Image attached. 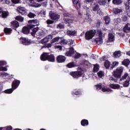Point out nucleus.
Returning <instances> with one entry per match:
<instances>
[{"label":"nucleus","instance_id":"1","mask_svg":"<svg viewBox=\"0 0 130 130\" xmlns=\"http://www.w3.org/2000/svg\"><path fill=\"white\" fill-rule=\"evenodd\" d=\"M39 28L38 27H36L32 29V32H31V35L32 36H35V34H36L38 36H42V37H43L44 36H45V32L42 30H39Z\"/></svg>","mask_w":130,"mask_h":130},{"label":"nucleus","instance_id":"2","mask_svg":"<svg viewBox=\"0 0 130 130\" xmlns=\"http://www.w3.org/2000/svg\"><path fill=\"white\" fill-rule=\"evenodd\" d=\"M124 80H126V81L124 82L123 86L124 87H127L128 85H129L130 81V77L128 76V74L125 73L122 78L120 79V81H124Z\"/></svg>","mask_w":130,"mask_h":130},{"label":"nucleus","instance_id":"3","mask_svg":"<svg viewBox=\"0 0 130 130\" xmlns=\"http://www.w3.org/2000/svg\"><path fill=\"white\" fill-rule=\"evenodd\" d=\"M95 33H96V31L95 30H91L87 31L85 34V39H86V40H90V39H92V38L94 37Z\"/></svg>","mask_w":130,"mask_h":130},{"label":"nucleus","instance_id":"4","mask_svg":"<svg viewBox=\"0 0 130 130\" xmlns=\"http://www.w3.org/2000/svg\"><path fill=\"white\" fill-rule=\"evenodd\" d=\"M97 35L99 37L95 39V41L99 45L103 43V39H102V31L100 30H97Z\"/></svg>","mask_w":130,"mask_h":130},{"label":"nucleus","instance_id":"5","mask_svg":"<svg viewBox=\"0 0 130 130\" xmlns=\"http://www.w3.org/2000/svg\"><path fill=\"white\" fill-rule=\"evenodd\" d=\"M122 72H123V68L122 67H120L118 68L114 73V77H115V78H120Z\"/></svg>","mask_w":130,"mask_h":130},{"label":"nucleus","instance_id":"6","mask_svg":"<svg viewBox=\"0 0 130 130\" xmlns=\"http://www.w3.org/2000/svg\"><path fill=\"white\" fill-rule=\"evenodd\" d=\"M70 75L75 79H78V78L82 77V73L81 71H74L70 72Z\"/></svg>","mask_w":130,"mask_h":130},{"label":"nucleus","instance_id":"7","mask_svg":"<svg viewBox=\"0 0 130 130\" xmlns=\"http://www.w3.org/2000/svg\"><path fill=\"white\" fill-rule=\"evenodd\" d=\"M34 27H35V25L34 24H30L27 27H23L22 28V33L28 34L30 32V29H32Z\"/></svg>","mask_w":130,"mask_h":130},{"label":"nucleus","instance_id":"8","mask_svg":"<svg viewBox=\"0 0 130 130\" xmlns=\"http://www.w3.org/2000/svg\"><path fill=\"white\" fill-rule=\"evenodd\" d=\"M49 14L51 19H52V20H54V21H58V19L60 18V16L59 15L54 13L52 12H51Z\"/></svg>","mask_w":130,"mask_h":130},{"label":"nucleus","instance_id":"9","mask_svg":"<svg viewBox=\"0 0 130 130\" xmlns=\"http://www.w3.org/2000/svg\"><path fill=\"white\" fill-rule=\"evenodd\" d=\"M17 11L23 16H26L27 14V9L24 7L19 6L17 8Z\"/></svg>","mask_w":130,"mask_h":130},{"label":"nucleus","instance_id":"10","mask_svg":"<svg viewBox=\"0 0 130 130\" xmlns=\"http://www.w3.org/2000/svg\"><path fill=\"white\" fill-rule=\"evenodd\" d=\"M66 58L63 55H58L56 57V60L57 62L59 63H62V62H64L66 61Z\"/></svg>","mask_w":130,"mask_h":130},{"label":"nucleus","instance_id":"11","mask_svg":"<svg viewBox=\"0 0 130 130\" xmlns=\"http://www.w3.org/2000/svg\"><path fill=\"white\" fill-rule=\"evenodd\" d=\"M48 54L49 53H43L40 57L41 60H42L43 61H45L46 60H47L48 58Z\"/></svg>","mask_w":130,"mask_h":130},{"label":"nucleus","instance_id":"12","mask_svg":"<svg viewBox=\"0 0 130 130\" xmlns=\"http://www.w3.org/2000/svg\"><path fill=\"white\" fill-rule=\"evenodd\" d=\"M74 54H75V51H74L73 47L70 48L69 51L66 53L67 56H73Z\"/></svg>","mask_w":130,"mask_h":130},{"label":"nucleus","instance_id":"13","mask_svg":"<svg viewBox=\"0 0 130 130\" xmlns=\"http://www.w3.org/2000/svg\"><path fill=\"white\" fill-rule=\"evenodd\" d=\"M19 85H20V81H18V80L14 81L12 84V89L15 90V89H16V88H18V87L19 86Z\"/></svg>","mask_w":130,"mask_h":130},{"label":"nucleus","instance_id":"14","mask_svg":"<svg viewBox=\"0 0 130 130\" xmlns=\"http://www.w3.org/2000/svg\"><path fill=\"white\" fill-rule=\"evenodd\" d=\"M11 24L12 28H18L20 26L19 22L16 20L11 22Z\"/></svg>","mask_w":130,"mask_h":130},{"label":"nucleus","instance_id":"15","mask_svg":"<svg viewBox=\"0 0 130 130\" xmlns=\"http://www.w3.org/2000/svg\"><path fill=\"white\" fill-rule=\"evenodd\" d=\"M63 21L65 24H71L74 22V19L73 18H64Z\"/></svg>","mask_w":130,"mask_h":130},{"label":"nucleus","instance_id":"16","mask_svg":"<svg viewBox=\"0 0 130 130\" xmlns=\"http://www.w3.org/2000/svg\"><path fill=\"white\" fill-rule=\"evenodd\" d=\"M48 55L49 56H48L47 60H48V61H51L53 62V61L55 60V57H54V56L53 54H51L49 53L48 54Z\"/></svg>","mask_w":130,"mask_h":130},{"label":"nucleus","instance_id":"17","mask_svg":"<svg viewBox=\"0 0 130 130\" xmlns=\"http://www.w3.org/2000/svg\"><path fill=\"white\" fill-rule=\"evenodd\" d=\"M113 12L115 15L122 13V9L115 8L113 9Z\"/></svg>","mask_w":130,"mask_h":130},{"label":"nucleus","instance_id":"18","mask_svg":"<svg viewBox=\"0 0 130 130\" xmlns=\"http://www.w3.org/2000/svg\"><path fill=\"white\" fill-rule=\"evenodd\" d=\"M21 42H22V44H23V45H29V44H30V43H31L30 41L27 40L25 38H22Z\"/></svg>","mask_w":130,"mask_h":130},{"label":"nucleus","instance_id":"19","mask_svg":"<svg viewBox=\"0 0 130 130\" xmlns=\"http://www.w3.org/2000/svg\"><path fill=\"white\" fill-rule=\"evenodd\" d=\"M113 57H115V58H118V57H120L121 55V52L120 51H115L113 54Z\"/></svg>","mask_w":130,"mask_h":130},{"label":"nucleus","instance_id":"20","mask_svg":"<svg viewBox=\"0 0 130 130\" xmlns=\"http://www.w3.org/2000/svg\"><path fill=\"white\" fill-rule=\"evenodd\" d=\"M67 67L68 68H76V67H78V65L77 64V63H76V62L72 61L69 63L67 64Z\"/></svg>","mask_w":130,"mask_h":130},{"label":"nucleus","instance_id":"21","mask_svg":"<svg viewBox=\"0 0 130 130\" xmlns=\"http://www.w3.org/2000/svg\"><path fill=\"white\" fill-rule=\"evenodd\" d=\"M124 32L127 33V32L130 31V24L127 23L125 27L123 28Z\"/></svg>","mask_w":130,"mask_h":130},{"label":"nucleus","instance_id":"22","mask_svg":"<svg viewBox=\"0 0 130 130\" xmlns=\"http://www.w3.org/2000/svg\"><path fill=\"white\" fill-rule=\"evenodd\" d=\"M74 5H76V7L78 9H80L81 8V4H80L79 0H73Z\"/></svg>","mask_w":130,"mask_h":130},{"label":"nucleus","instance_id":"23","mask_svg":"<svg viewBox=\"0 0 130 130\" xmlns=\"http://www.w3.org/2000/svg\"><path fill=\"white\" fill-rule=\"evenodd\" d=\"M4 31L5 34L9 35L12 32V31H13V30L12 29V28L6 27L4 28Z\"/></svg>","mask_w":130,"mask_h":130},{"label":"nucleus","instance_id":"24","mask_svg":"<svg viewBox=\"0 0 130 130\" xmlns=\"http://www.w3.org/2000/svg\"><path fill=\"white\" fill-rule=\"evenodd\" d=\"M68 35H69L70 36H75L77 34V31L73 30H68L67 31Z\"/></svg>","mask_w":130,"mask_h":130},{"label":"nucleus","instance_id":"25","mask_svg":"<svg viewBox=\"0 0 130 130\" xmlns=\"http://www.w3.org/2000/svg\"><path fill=\"white\" fill-rule=\"evenodd\" d=\"M110 87L112 88V89H119V88H120V86L119 84H115L110 85Z\"/></svg>","mask_w":130,"mask_h":130},{"label":"nucleus","instance_id":"26","mask_svg":"<svg viewBox=\"0 0 130 130\" xmlns=\"http://www.w3.org/2000/svg\"><path fill=\"white\" fill-rule=\"evenodd\" d=\"M59 39H60L59 37L54 38L51 41V43L52 44L53 43H55V42H58V41H59Z\"/></svg>","mask_w":130,"mask_h":130},{"label":"nucleus","instance_id":"27","mask_svg":"<svg viewBox=\"0 0 130 130\" xmlns=\"http://www.w3.org/2000/svg\"><path fill=\"white\" fill-rule=\"evenodd\" d=\"M15 20L19 21V22H24V17L21 16H17L15 17Z\"/></svg>","mask_w":130,"mask_h":130},{"label":"nucleus","instance_id":"28","mask_svg":"<svg viewBox=\"0 0 130 130\" xmlns=\"http://www.w3.org/2000/svg\"><path fill=\"white\" fill-rule=\"evenodd\" d=\"M81 125L85 126V125H88L89 124V122L87 120L83 119L81 122Z\"/></svg>","mask_w":130,"mask_h":130},{"label":"nucleus","instance_id":"29","mask_svg":"<svg viewBox=\"0 0 130 130\" xmlns=\"http://www.w3.org/2000/svg\"><path fill=\"white\" fill-rule=\"evenodd\" d=\"M109 41H114V36L113 34L110 33L108 35Z\"/></svg>","mask_w":130,"mask_h":130},{"label":"nucleus","instance_id":"30","mask_svg":"<svg viewBox=\"0 0 130 130\" xmlns=\"http://www.w3.org/2000/svg\"><path fill=\"white\" fill-rule=\"evenodd\" d=\"M129 62H130L129 60L125 59L122 62V63L124 66H125V67H127V66H129Z\"/></svg>","mask_w":130,"mask_h":130},{"label":"nucleus","instance_id":"31","mask_svg":"<svg viewBox=\"0 0 130 130\" xmlns=\"http://www.w3.org/2000/svg\"><path fill=\"white\" fill-rule=\"evenodd\" d=\"M113 4L114 5H119L120 4H122V1L121 0H113Z\"/></svg>","mask_w":130,"mask_h":130},{"label":"nucleus","instance_id":"32","mask_svg":"<svg viewBox=\"0 0 130 130\" xmlns=\"http://www.w3.org/2000/svg\"><path fill=\"white\" fill-rule=\"evenodd\" d=\"M63 16H64V17H67L68 18H73V17H74V15L73 14H71L68 12H64L63 14Z\"/></svg>","mask_w":130,"mask_h":130},{"label":"nucleus","instance_id":"33","mask_svg":"<svg viewBox=\"0 0 130 130\" xmlns=\"http://www.w3.org/2000/svg\"><path fill=\"white\" fill-rule=\"evenodd\" d=\"M9 16V12L8 11H3L2 13V17L3 18H7Z\"/></svg>","mask_w":130,"mask_h":130},{"label":"nucleus","instance_id":"34","mask_svg":"<svg viewBox=\"0 0 130 130\" xmlns=\"http://www.w3.org/2000/svg\"><path fill=\"white\" fill-rule=\"evenodd\" d=\"M105 68H106V69H109L110 67V62L108 60H106L105 61Z\"/></svg>","mask_w":130,"mask_h":130},{"label":"nucleus","instance_id":"35","mask_svg":"<svg viewBox=\"0 0 130 130\" xmlns=\"http://www.w3.org/2000/svg\"><path fill=\"white\" fill-rule=\"evenodd\" d=\"M47 42H49V41H48L46 37L41 41V43H42V44H44V43H47Z\"/></svg>","mask_w":130,"mask_h":130},{"label":"nucleus","instance_id":"36","mask_svg":"<svg viewBox=\"0 0 130 130\" xmlns=\"http://www.w3.org/2000/svg\"><path fill=\"white\" fill-rule=\"evenodd\" d=\"M72 94H73V95H80L81 94V91H80V90L75 89L73 90Z\"/></svg>","mask_w":130,"mask_h":130},{"label":"nucleus","instance_id":"37","mask_svg":"<svg viewBox=\"0 0 130 130\" xmlns=\"http://www.w3.org/2000/svg\"><path fill=\"white\" fill-rule=\"evenodd\" d=\"M98 71H99V65L96 64L94 65L93 68V72H94V73H96V72H98Z\"/></svg>","mask_w":130,"mask_h":130},{"label":"nucleus","instance_id":"38","mask_svg":"<svg viewBox=\"0 0 130 130\" xmlns=\"http://www.w3.org/2000/svg\"><path fill=\"white\" fill-rule=\"evenodd\" d=\"M105 21L106 22V24L107 25H108V24H109V23H110V18L108 17H105Z\"/></svg>","mask_w":130,"mask_h":130},{"label":"nucleus","instance_id":"39","mask_svg":"<svg viewBox=\"0 0 130 130\" xmlns=\"http://www.w3.org/2000/svg\"><path fill=\"white\" fill-rule=\"evenodd\" d=\"M28 18H34V17L36 16V15L32 12H29L27 15Z\"/></svg>","mask_w":130,"mask_h":130},{"label":"nucleus","instance_id":"40","mask_svg":"<svg viewBox=\"0 0 130 130\" xmlns=\"http://www.w3.org/2000/svg\"><path fill=\"white\" fill-rule=\"evenodd\" d=\"M73 56H74L75 58H76L77 59L80 58V57H81V54H80L78 53L74 52Z\"/></svg>","mask_w":130,"mask_h":130},{"label":"nucleus","instance_id":"41","mask_svg":"<svg viewBox=\"0 0 130 130\" xmlns=\"http://www.w3.org/2000/svg\"><path fill=\"white\" fill-rule=\"evenodd\" d=\"M102 91L103 92H112V90H111L110 88H102Z\"/></svg>","mask_w":130,"mask_h":130},{"label":"nucleus","instance_id":"42","mask_svg":"<svg viewBox=\"0 0 130 130\" xmlns=\"http://www.w3.org/2000/svg\"><path fill=\"white\" fill-rule=\"evenodd\" d=\"M46 4H47V2L41 4H36L35 5V8H40V7H41L42 5H43V6H44V4L46 5Z\"/></svg>","mask_w":130,"mask_h":130},{"label":"nucleus","instance_id":"43","mask_svg":"<svg viewBox=\"0 0 130 130\" xmlns=\"http://www.w3.org/2000/svg\"><path fill=\"white\" fill-rule=\"evenodd\" d=\"M28 23L30 24H37V23H38V20L37 19L29 20Z\"/></svg>","mask_w":130,"mask_h":130},{"label":"nucleus","instance_id":"44","mask_svg":"<svg viewBox=\"0 0 130 130\" xmlns=\"http://www.w3.org/2000/svg\"><path fill=\"white\" fill-rule=\"evenodd\" d=\"M12 4L17 5V4H21V0H11Z\"/></svg>","mask_w":130,"mask_h":130},{"label":"nucleus","instance_id":"45","mask_svg":"<svg viewBox=\"0 0 130 130\" xmlns=\"http://www.w3.org/2000/svg\"><path fill=\"white\" fill-rule=\"evenodd\" d=\"M98 75L99 78H102V77H104V72L100 71L98 73Z\"/></svg>","mask_w":130,"mask_h":130},{"label":"nucleus","instance_id":"46","mask_svg":"<svg viewBox=\"0 0 130 130\" xmlns=\"http://www.w3.org/2000/svg\"><path fill=\"white\" fill-rule=\"evenodd\" d=\"M13 89H9L6 90L5 91V92L7 94H11V93L13 92Z\"/></svg>","mask_w":130,"mask_h":130},{"label":"nucleus","instance_id":"47","mask_svg":"<svg viewBox=\"0 0 130 130\" xmlns=\"http://www.w3.org/2000/svg\"><path fill=\"white\" fill-rule=\"evenodd\" d=\"M6 64H7V62L6 61H0V67L6 66Z\"/></svg>","mask_w":130,"mask_h":130},{"label":"nucleus","instance_id":"48","mask_svg":"<svg viewBox=\"0 0 130 130\" xmlns=\"http://www.w3.org/2000/svg\"><path fill=\"white\" fill-rule=\"evenodd\" d=\"M53 23H54V21L50 19H48L47 20V23L48 24V25L53 24Z\"/></svg>","mask_w":130,"mask_h":130},{"label":"nucleus","instance_id":"49","mask_svg":"<svg viewBox=\"0 0 130 130\" xmlns=\"http://www.w3.org/2000/svg\"><path fill=\"white\" fill-rule=\"evenodd\" d=\"M60 44L64 45V44H68V41H67V40H62L61 42H60Z\"/></svg>","mask_w":130,"mask_h":130},{"label":"nucleus","instance_id":"50","mask_svg":"<svg viewBox=\"0 0 130 130\" xmlns=\"http://www.w3.org/2000/svg\"><path fill=\"white\" fill-rule=\"evenodd\" d=\"M54 48L57 49H59V50H61L62 49V47L60 45L55 46Z\"/></svg>","mask_w":130,"mask_h":130},{"label":"nucleus","instance_id":"51","mask_svg":"<svg viewBox=\"0 0 130 130\" xmlns=\"http://www.w3.org/2000/svg\"><path fill=\"white\" fill-rule=\"evenodd\" d=\"M106 3V2L105 1H99V2H98V3H99L100 5H101V6H103V5H105Z\"/></svg>","mask_w":130,"mask_h":130},{"label":"nucleus","instance_id":"52","mask_svg":"<svg viewBox=\"0 0 130 130\" xmlns=\"http://www.w3.org/2000/svg\"><path fill=\"white\" fill-rule=\"evenodd\" d=\"M99 9V6L98 5H96L93 9V11L94 12H96L98 9Z\"/></svg>","mask_w":130,"mask_h":130},{"label":"nucleus","instance_id":"53","mask_svg":"<svg viewBox=\"0 0 130 130\" xmlns=\"http://www.w3.org/2000/svg\"><path fill=\"white\" fill-rule=\"evenodd\" d=\"M122 19L124 22H126V21H127V17L125 15H124L122 17Z\"/></svg>","mask_w":130,"mask_h":130},{"label":"nucleus","instance_id":"54","mask_svg":"<svg viewBox=\"0 0 130 130\" xmlns=\"http://www.w3.org/2000/svg\"><path fill=\"white\" fill-rule=\"evenodd\" d=\"M125 9L126 10H129V3H126L125 5Z\"/></svg>","mask_w":130,"mask_h":130},{"label":"nucleus","instance_id":"55","mask_svg":"<svg viewBox=\"0 0 130 130\" xmlns=\"http://www.w3.org/2000/svg\"><path fill=\"white\" fill-rule=\"evenodd\" d=\"M57 27H59L60 29H63V28H64V26H63V25L61 23L58 24Z\"/></svg>","mask_w":130,"mask_h":130},{"label":"nucleus","instance_id":"56","mask_svg":"<svg viewBox=\"0 0 130 130\" xmlns=\"http://www.w3.org/2000/svg\"><path fill=\"white\" fill-rule=\"evenodd\" d=\"M96 90H100L101 89V85L98 84L95 85Z\"/></svg>","mask_w":130,"mask_h":130},{"label":"nucleus","instance_id":"57","mask_svg":"<svg viewBox=\"0 0 130 130\" xmlns=\"http://www.w3.org/2000/svg\"><path fill=\"white\" fill-rule=\"evenodd\" d=\"M46 38L47 39H48V41H49V40H51V39L53 38V37L51 35H49L47 36Z\"/></svg>","mask_w":130,"mask_h":130},{"label":"nucleus","instance_id":"58","mask_svg":"<svg viewBox=\"0 0 130 130\" xmlns=\"http://www.w3.org/2000/svg\"><path fill=\"white\" fill-rule=\"evenodd\" d=\"M118 63H119L117 61L113 62V68H114V67H116V66H118Z\"/></svg>","mask_w":130,"mask_h":130},{"label":"nucleus","instance_id":"59","mask_svg":"<svg viewBox=\"0 0 130 130\" xmlns=\"http://www.w3.org/2000/svg\"><path fill=\"white\" fill-rule=\"evenodd\" d=\"M98 13H99L100 16H102L103 15V12L101 10H98Z\"/></svg>","mask_w":130,"mask_h":130},{"label":"nucleus","instance_id":"60","mask_svg":"<svg viewBox=\"0 0 130 130\" xmlns=\"http://www.w3.org/2000/svg\"><path fill=\"white\" fill-rule=\"evenodd\" d=\"M52 45L51 44L49 43V44H47L46 45V47H47L48 48H49L50 47H51Z\"/></svg>","mask_w":130,"mask_h":130},{"label":"nucleus","instance_id":"61","mask_svg":"<svg viewBox=\"0 0 130 130\" xmlns=\"http://www.w3.org/2000/svg\"><path fill=\"white\" fill-rule=\"evenodd\" d=\"M84 66H88L89 65V62L87 60H85L84 62Z\"/></svg>","mask_w":130,"mask_h":130},{"label":"nucleus","instance_id":"62","mask_svg":"<svg viewBox=\"0 0 130 130\" xmlns=\"http://www.w3.org/2000/svg\"><path fill=\"white\" fill-rule=\"evenodd\" d=\"M2 71H4V72H7L8 71V68H7L6 67H2Z\"/></svg>","mask_w":130,"mask_h":130},{"label":"nucleus","instance_id":"63","mask_svg":"<svg viewBox=\"0 0 130 130\" xmlns=\"http://www.w3.org/2000/svg\"><path fill=\"white\" fill-rule=\"evenodd\" d=\"M7 129H9V130H12L13 129V128L11 126H8L6 127Z\"/></svg>","mask_w":130,"mask_h":130},{"label":"nucleus","instance_id":"64","mask_svg":"<svg viewBox=\"0 0 130 130\" xmlns=\"http://www.w3.org/2000/svg\"><path fill=\"white\" fill-rule=\"evenodd\" d=\"M69 45H73L74 44V41L71 40L70 41V43H68Z\"/></svg>","mask_w":130,"mask_h":130}]
</instances>
